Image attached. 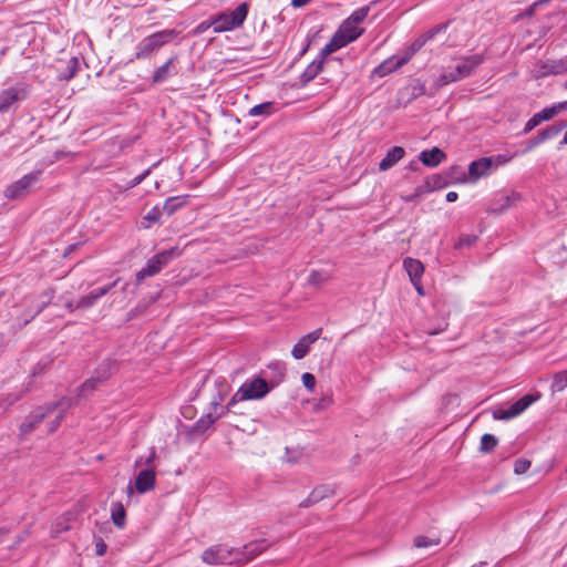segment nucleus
I'll return each mask as SVG.
<instances>
[{
  "mask_svg": "<svg viewBox=\"0 0 567 567\" xmlns=\"http://www.w3.org/2000/svg\"><path fill=\"white\" fill-rule=\"evenodd\" d=\"M269 390L267 381L261 378L246 380L226 406L221 404L224 395L218 392L210 402L209 411L196 422L194 426L195 431L200 433L205 432L237 402L262 399L268 394Z\"/></svg>",
  "mask_w": 567,
  "mask_h": 567,
  "instance_id": "f257e3e1",
  "label": "nucleus"
},
{
  "mask_svg": "<svg viewBox=\"0 0 567 567\" xmlns=\"http://www.w3.org/2000/svg\"><path fill=\"white\" fill-rule=\"evenodd\" d=\"M445 30L446 25H437L429 30L427 32L415 39L410 45L403 48L396 54L383 61L373 70V74L383 78L399 70L408 62H410L411 59L415 55V53L419 52L427 42L443 33Z\"/></svg>",
  "mask_w": 567,
  "mask_h": 567,
  "instance_id": "f03ea898",
  "label": "nucleus"
},
{
  "mask_svg": "<svg viewBox=\"0 0 567 567\" xmlns=\"http://www.w3.org/2000/svg\"><path fill=\"white\" fill-rule=\"evenodd\" d=\"M369 11V7L354 10L350 17L342 22L332 39L322 48V54L329 55L357 40L363 33V29L360 24L365 20Z\"/></svg>",
  "mask_w": 567,
  "mask_h": 567,
  "instance_id": "7ed1b4c3",
  "label": "nucleus"
},
{
  "mask_svg": "<svg viewBox=\"0 0 567 567\" xmlns=\"http://www.w3.org/2000/svg\"><path fill=\"white\" fill-rule=\"evenodd\" d=\"M483 62L484 58L482 54L455 58L453 63L445 71H443L440 78L436 80V84L444 86L468 78Z\"/></svg>",
  "mask_w": 567,
  "mask_h": 567,
  "instance_id": "20e7f679",
  "label": "nucleus"
},
{
  "mask_svg": "<svg viewBox=\"0 0 567 567\" xmlns=\"http://www.w3.org/2000/svg\"><path fill=\"white\" fill-rule=\"evenodd\" d=\"M248 14V4L240 3L235 10L227 11L218 14L212 21V27L215 32L230 31L240 27L246 20Z\"/></svg>",
  "mask_w": 567,
  "mask_h": 567,
  "instance_id": "39448f33",
  "label": "nucleus"
},
{
  "mask_svg": "<svg viewBox=\"0 0 567 567\" xmlns=\"http://www.w3.org/2000/svg\"><path fill=\"white\" fill-rule=\"evenodd\" d=\"M41 176V169H37L23 175L20 179L7 186L4 189V197L10 200L25 197L31 192L33 186L40 182Z\"/></svg>",
  "mask_w": 567,
  "mask_h": 567,
  "instance_id": "423d86ee",
  "label": "nucleus"
},
{
  "mask_svg": "<svg viewBox=\"0 0 567 567\" xmlns=\"http://www.w3.org/2000/svg\"><path fill=\"white\" fill-rule=\"evenodd\" d=\"M173 30H164L146 37L136 45V59L148 58L154 52H156L162 45L169 42L173 39Z\"/></svg>",
  "mask_w": 567,
  "mask_h": 567,
  "instance_id": "0eeeda50",
  "label": "nucleus"
},
{
  "mask_svg": "<svg viewBox=\"0 0 567 567\" xmlns=\"http://www.w3.org/2000/svg\"><path fill=\"white\" fill-rule=\"evenodd\" d=\"M239 553L226 545H215L202 554V559L208 565L233 564L238 559Z\"/></svg>",
  "mask_w": 567,
  "mask_h": 567,
  "instance_id": "6e6552de",
  "label": "nucleus"
},
{
  "mask_svg": "<svg viewBox=\"0 0 567 567\" xmlns=\"http://www.w3.org/2000/svg\"><path fill=\"white\" fill-rule=\"evenodd\" d=\"M174 251L175 247L171 248L169 250H164L152 257L146 262V265L136 272V284L140 285L143 282L145 278L153 277L156 274H158L163 269V267L168 264V261L173 257Z\"/></svg>",
  "mask_w": 567,
  "mask_h": 567,
  "instance_id": "1a4fd4ad",
  "label": "nucleus"
},
{
  "mask_svg": "<svg viewBox=\"0 0 567 567\" xmlns=\"http://www.w3.org/2000/svg\"><path fill=\"white\" fill-rule=\"evenodd\" d=\"M27 94L22 85H13L0 91V113L16 111L18 103L24 101Z\"/></svg>",
  "mask_w": 567,
  "mask_h": 567,
  "instance_id": "9d476101",
  "label": "nucleus"
},
{
  "mask_svg": "<svg viewBox=\"0 0 567 567\" xmlns=\"http://www.w3.org/2000/svg\"><path fill=\"white\" fill-rule=\"evenodd\" d=\"M177 210V197H168L162 207L154 206L145 216L147 224H142L144 228H150L152 224L164 223V217H171Z\"/></svg>",
  "mask_w": 567,
  "mask_h": 567,
  "instance_id": "9b49d317",
  "label": "nucleus"
},
{
  "mask_svg": "<svg viewBox=\"0 0 567 567\" xmlns=\"http://www.w3.org/2000/svg\"><path fill=\"white\" fill-rule=\"evenodd\" d=\"M539 396H540L539 394H537L536 396L532 395V394H527V395L523 396L522 399H519L518 401H516L515 403H513L507 409L495 410L493 412V416L495 420H505V421L516 417L519 414H522L532 403H534L536 400H538Z\"/></svg>",
  "mask_w": 567,
  "mask_h": 567,
  "instance_id": "f8f14e48",
  "label": "nucleus"
},
{
  "mask_svg": "<svg viewBox=\"0 0 567 567\" xmlns=\"http://www.w3.org/2000/svg\"><path fill=\"white\" fill-rule=\"evenodd\" d=\"M73 405H75V399L70 396H62L60 400L54 402H48L44 404L48 412L51 414L54 411H58V414L55 415V419L50 423L49 432H54L63 421L66 412L69 409H71Z\"/></svg>",
  "mask_w": 567,
  "mask_h": 567,
  "instance_id": "ddd939ff",
  "label": "nucleus"
},
{
  "mask_svg": "<svg viewBox=\"0 0 567 567\" xmlns=\"http://www.w3.org/2000/svg\"><path fill=\"white\" fill-rule=\"evenodd\" d=\"M120 279L112 281L109 285L103 287H99L96 289L91 290L87 295L82 296L75 303V308H81L82 310H86L92 308L96 302L107 295L113 288H115L118 284Z\"/></svg>",
  "mask_w": 567,
  "mask_h": 567,
  "instance_id": "4468645a",
  "label": "nucleus"
},
{
  "mask_svg": "<svg viewBox=\"0 0 567 567\" xmlns=\"http://www.w3.org/2000/svg\"><path fill=\"white\" fill-rule=\"evenodd\" d=\"M49 414L44 404L32 410L19 426L21 439L32 433Z\"/></svg>",
  "mask_w": 567,
  "mask_h": 567,
  "instance_id": "2eb2a0df",
  "label": "nucleus"
},
{
  "mask_svg": "<svg viewBox=\"0 0 567 567\" xmlns=\"http://www.w3.org/2000/svg\"><path fill=\"white\" fill-rule=\"evenodd\" d=\"M567 72V56L560 60H548L538 62L534 70L535 78H543L553 74Z\"/></svg>",
  "mask_w": 567,
  "mask_h": 567,
  "instance_id": "dca6fc26",
  "label": "nucleus"
},
{
  "mask_svg": "<svg viewBox=\"0 0 567 567\" xmlns=\"http://www.w3.org/2000/svg\"><path fill=\"white\" fill-rule=\"evenodd\" d=\"M321 329H317L306 336H303L292 348L291 354L295 359L300 360L305 358L311 344H313L321 336Z\"/></svg>",
  "mask_w": 567,
  "mask_h": 567,
  "instance_id": "f3484780",
  "label": "nucleus"
},
{
  "mask_svg": "<svg viewBox=\"0 0 567 567\" xmlns=\"http://www.w3.org/2000/svg\"><path fill=\"white\" fill-rule=\"evenodd\" d=\"M155 486V472L151 467L141 470L134 481L135 489L141 493H147Z\"/></svg>",
  "mask_w": 567,
  "mask_h": 567,
  "instance_id": "a211bd4d",
  "label": "nucleus"
},
{
  "mask_svg": "<svg viewBox=\"0 0 567 567\" xmlns=\"http://www.w3.org/2000/svg\"><path fill=\"white\" fill-rule=\"evenodd\" d=\"M334 488L331 485H320L312 489L309 496L302 501L300 507H309L324 498L332 497L334 495Z\"/></svg>",
  "mask_w": 567,
  "mask_h": 567,
  "instance_id": "6ab92c4d",
  "label": "nucleus"
},
{
  "mask_svg": "<svg viewBox=\"0 0 567 567\" xmlns=\"http://www.w3.org/2000/svg\"><path fill=\"white\" fill-rule=\"evenodd\" d=\"M520 198L519 194L512 193L508 195H499L491 204L488 210L493 214H502L507 208L512 207Z\"/></svg>",
  "mask_w": 567,
  "mask_h": 567,
  "instance_id": "aec40b11",
  "label": "nucleus"
},
{
  "mask_svg": "<svg viewBox=\"0 0 567 567\" xmlns=\"http://www.w3.org/2000/svg\"><path fill=\"white\" fill-rule=\"evenodd\" d=\"M327 56L328 55L322 54L321 50L318 58L306 68V70L302 72L300 76V82L302 85H307L319 74V72L322 69V63Z\"/></svg>",
  "mask_w": 567,
  "mask_h": 567,
  "instance_id": "412c9836",
  "label": "nucleus"
},
{
  "mask_svg": "<svg viewBox=\"0 0 567 567\" xmlns=\"http://www.w3.org/2000/svg\"><path fill=\"white\" fill-rule=\"evenodd\" d=\"M116 369H117L116 361L109 358V359L103 360L97 365L93 375L96 378L97 381L103 383L104 381L110 379V377L116 371Z\"/></svg>",
  "mask_w": 567,
  "mask_h": 567,
  "instance_id": "4be33fe9",
  "label": "nucleus"
},
{
  "mask_svg": "<svg viewBox=\"0 0 567 567\" xmlns=\"http://www.w3.org/2000/svg\"><path fill=\"white\" fill-rule=\"evenodd\" d=\"M403 267L408 272L412 284H416L417 279H422L424 266L420 260L414 258H405L403 261Z\"/></svg>",
  "mask_w": 567,
  "mask_h": 567,
  "instance_id": "5701e85b",
  "label": "nucleus"
},
{
  "mask_svg": "<svg viewBox=\"0 0 567 567\" xmlns=\"http://www.w3.org/2000/svg\"><path fill=\"white\" fill-rule=\"evenodd\" d=\"M405 152L401 146L392 147L385 155V157L380 162L379 168L380 171H388L393 167L402 157Z\"/></svg>",
  "mask_w": 567,
  "mask_h": 567,
  "instance_id": "b1692460",
  "label": "nucleus"
},
{
  "mask_svg": "<svg viewBox=\"0 0 567 567\" xmlns=\"http://www.w3.org/2000/svg\"><path fill=\"white\" fill-rule=\"evenodd\" d=\"M492 166V158L483 157L481 159L474 161L471 163L468 167L470 175L472 177L478 178L487 174Z\"/></svg>",
  "mask_w": 567,
  "mask_h": 567,
  "instance_id": "393cba45",
  "label": "nucleus"
},
{
  "mask_svg": "<svg viewBox=\"0 0 567 567\" xmlns=\"http://www.w3.org/2000/svg\"><path fill=\"white\" fill-rule=\"evenodd\" d=\"M444 156V153L440 148L434 147L430 151H423L420 154V159L424 165L435 167L442 162Z\"/></svg>",
  "mask_w": 567,
  "mask_h": 567,
  "instance_id": "a878e982",
  "label": "nucleus"
},
{
  "mask_svg": "<svg viewBox=\"0 0 567 567\" xmlns=\"http://www.w3.org/2000/svg\"><path fill=\"white\" fill-rule=\"evenodd\" d=\"M111 519L117 528H123L126 524V511L121 502L111 504Z\"/></svg>",
  "mask_w": 567,
  "mask_h": 567,
  "instance_id": "bb28decb",
  "label": "nucleus"
},
{
  "mask_svg": "<svg viewBox=\"0 0 567 567\" xmlns=\"http://www.w3.org/2000/svg\"><path fill=\"white\" fill-rule=\"evenodd\" d=\"M266 548L267 544L265 540L250 543L244 547L241 555L246 560H250L261 554Z\"/></svg>",
  "mask_w": 567,
  "mask_h": 567,
  "instance_id": "cd10ccee",
  "label": "nucleus"
},
{
  "mask_svg": "<svg viewBox=\"0 0 567 567\" xmlns=\"http://www.w3.org/2000/svg\"><path fill=\"white\" fill-rule=\"evenodd\" d=\"M54 291L53 290H47L41 295V301L39 305H37L35 310L30 315V319L24 320V324H27L31 319L37 317L39 313H41L51 302L53 298Z\"/></svg>",
  "mask_w": 567,
  "mask_h": 567,
  "instance_id": "c85d7f7f",
  "label": "nucleus"
},
{
  "mask_svg": "<svg viewBox=\"0 0 567 567\" xmlns=\"http://www.w3.org/2000/svg\"><path fill=\"white\" fill-rule=\"evenodd\" d=\"M173 61L174 59H169L167 62L155 70L153 82L162 83L168 79L171 75V66L173 65Z\"/></svg>",
  "mask_w": 567,
  "mask_h": 567,
  "instance_id": "c756f323",
  "label": "nucleus"
},
{
  "mask_svg": "<svg viewBox=\"0 0 567 567\" xmlns=\"http://www.w3.org/2000/svg\"><path fill=\"white\" fill-rule=\"evenodd\" d=\"M272 111H274V103L265 102V103L252 106L249 110L248 114L250 116H259V115L268 116L272 113Z\"/></svg>",
  "mask_w": 567,
  "mask_h": 567,
  "instance_id": "7c9ffc66",
  "label": "nucleus"
},
{
  "mask_svg": "<svg viewBox=\"0 0 567 567\" xmlns=\"http://www.w3.org/2000/svg\"><path fill=\"white\" fill-rule=\"evenodd\" d=\"M102 382L97 381L96 378L94 375H92L90 379H87L86 381H84L79 388H78V393H76V396L78 398H83L85 396L86 392H91V391H94L99 384H101Z\"/></svg>",
  "mask_w": 567,
  "mask_h": 567,
  "instance_id": "2f4dec72",
  "label": "nucleus"
},
{
  "mask_svg": "<svg viewBox=\"0 0 567 567\" xmlns=\"http://www.w3.org/2000/svg\"><path fill=\"white\" fill-rule=\"evenodd\" d=\"M565 388H567V370L556 373L551 383V390L554 392H560Z\"/></svg>",
  "mask_w": 567,
  "mask_h": 567,
  "instance_id": "473e14b6",
  "label": "nucleus"
},
{
  "mask_svg": "<svg viewBox=\"0 0 567 567\" xmlns=\"http://www.w3.org/2000/svg\"><path fill=\"white\" fill-rule=\"evenodd\" d=\"M565 127H567V124L551 125L539 132V134L542 135V138L545 142L547 140L556 137Z\"/></svg>",
  "mask_w": 567,
  "mask_h": 567,
  "instance_id": "72a5a7b5",
  "label": "nucleus"
},
{
  "mask_svg": "<svg viewBox=\"0 0 567 567\" xmlns=\"http://www.w3.org/2000/svg\"><path fill=\"white\" fill-rule=\"evenodd\" d=\"M497 445V439L493 434H484L481 439V451L491 452Z\"/></svg>",
  "mask_w": 567,
  "mask_h": 567,
  "instance_id": "f704fd0d",
  "label": "nucleus"
},
{
  "mask_svg": "<svg viewBox=\"0 0 567 567\" xmlns=\"http://www.w3.org/2000/svg\"><path fill=\"white\" fill-rule=\"evenodd\" d=\"M80 69V61L78 58H72L66 68L65 79H72Z\"/></svg>",
  "mask_w": 567,
  "mask_h": 567,
  "instance_id": "c9c22d12",
  "label": "nucleus"
},
{
  "mask_svg": "<svg viewBox=\"0 0 567 567\" xmlns=\"http://www.w3.org/2000/svg\"><path fill=\"white\" fill-rule=\"evenodd\" d=\"M437 544H439L437 539H431V538H427L425 536H417L414 539V545L417 548H426V547H430V546H433V545H437Z\"/></svg>",
  "mask_w": 567,
  "mask_h": 567,
  "instance_id": "e433bc0d",
  "label": "nucleus"
},
{
  "mask_svg": "<svg viewBox=\"0 0 567 567\" xmlns=\"http://www.w3.org/2000/svg\"><path fill=\"white\" fill-rule=\"evenodd\" d=\"M301 381L303 386L310 392L315 391L316 388V378L312 373L306 372L301 375Z\"/></svg>",
  "mask_w": 567,
  "mask_h": 567,
  "instance_id": "4c0bfd02",
  "label": "nucleus"
},
{
  "mask_svg": "<svg viewBox=\"0 0 567 567\" xmlns=\"http://www.w3.org/2000/svg\"><path fill=\"white\" fill-rule=\"evenodd\" d=\"M529 467H530V461L525 460V458H518L515 461L514 472L516 474H524L528 471Z\"/></svg>",
  "mask_w": 567,
  "mask_h": 567,
  "instance_id": "58836bf2",
  "label": "nucleus"
},
{
  "mask_svg": "<svg viewBox=\"0 0 567 567\" xmlns=\"http://www.w3.org/2000/svg\"><path fill=\"white\" fill-rule=\"evenodd\" d=\"M477 237L475 235H463L455 244L456 248H462L466 246H471L476 241Z\"/></svg>",
  "mask_w": 567,
  "mask_h": 567,
  "instance_id": "ea45409f",
  "label": "nucleus"
},
{
  "mask_svg": "<svg viewBox=\"0 0 567 567\" xmlns=\"http://www.w3.org/2000/svg\"><path fill=\"white\" fill-rule=\"evenodd\" d=\"M151 173V169H146L126 184V189L133 188L140 185Z\"/></svg>",
  "mask_w": 567,
  "mask_h": 567,
  "instance_id": "a19ab883",
  "label": "nucleus"
},
{
  "mask_svg": "<svg viewBox=\"0 0 567 567\" xmlns=\"http://www.w3.org/2000/svg\"><path fill=\"white\" fill-rule=\"evenodd\" d=\"M107 550V545L102 538L95 539V554L97 556H104Z\"/></svg>",
  "mask_w": 567,
  "mask_h": 567,
  "instance_id": "79ce46f5",
  "label": "nucleus"
},
{
  "mask_svg": "<svg viewBox=\"0 0 567 567\" xmlns=\"http://www.w3.org/2000/svg\"><path fill=\"white\" fill-rule=\"evenodd\" d=\"M539 113L544 121H549L557 114L554 105L550 107L543 109Z\"/></svg>",
  "mask_w": 567,
  "mask_h": 567,
  "instance_id": "37998d69",
  "label": "nucleus"
},
{
  "mask_svg": "<svg viewBox=\"0 0 567 567\" xmlns=\"http://www.w3.org/2000/svg\"><path fill=\"white\" fill-rule=\"evenodd\" d=\"M327 280V277H322L320 272L312 271L309 277V282L312 285H319Z\"/></svg>",
  "mask_w": 567,
  "mask_h": 567,
  "instance_id": "c03bdc74",
  "label": "nucleus"
},
{
  "mask_svg": "<svg viewBox=\"0 0 567 567\" xmlns=\"http://www.w3.org/2000/svg\"><path fill=\"white\" fill-rule=\"evenodd\" d=\"M544 143L542 135L538 133L535 137L530 138L527 143L526 151H530L539 144Z\"/></svg>",
  "mask_w": 567,
  "mask_h": 567,
  "instance_id": "a18cd8bd",
  "label": "nucleus"
},
{
  "mask_svg": "<svg viewBox=\"0 0 567 567\" xmlns=\"http://www.w3.org/2000/svg\"><path fill=\"white\" fill-rule=\"evenodd\" d=\"M536 126H538V123H537V121L535 120V117H534V116H532V117L527 121V123H526V125H525L524 133H528V132H530V131H532V130H534Z\"/></svg>",
  "mask_w": 567,
  "mask_h": 567,
  "instance_id": "49530a36",
  "label": "nucleus"
},
{
  "mask_svg": "<svg viewBox=\"0 0 567 567\" xmlns=\"http://www.w3.org/2000/svg\"><path fill=\"white\" fill-rule=\"evenodd\" d=\"M457 198H458V195H457V193H456V192H449V193L446 194V200H447L449 203H453V202H455Z\"/></svg>",
  "mask_w": 567,
  "mask_h": 567,
  "instance_id": "de8ad7c7",
  "label": "nucleus"
},
{
  "mask_svg": "<svg viewBox=\"0 0 567 567\" xmlns=\"http://www.w3.org/2000/svg\"><path fill=\"white\" fill-rule=\"evenodd\" d=\"M554 107L556 109L557 113L565 111V110H567V101L560 102V103L554 105Z\"/></svg>",
  "mask_w": 567,
  "mask_h": 567,
  "instance_id": "09e8293b",
  "label": "nucleus"
},
{
  "mask_svg": "<svg viewBox=\"0 0 567 567\" xmlns=\"http://www.w3.org/2000/svg\"><path fill=\"white\" fill-rule=\"evenodd\" d=\"M415 288V290L417 291L419 295H424V291H423V287H422V284H421V279H417V282L416 284H412Z\"/></svg>",
  "mask_w": 567,
  "mask_h": 567,
  "instance_id": "8fccbe9b",
  "label": "nucleus"
},
{
  "mask_svg": "<svg viewBox=\"0 0 567 567\" xmlns=\"http://www.w3.org/2000/svg\"><path fill=\"white\" fill-rule=\"evenodd\" d=\"M310 0H291V4L293 7H302L305 4H307Z\"/></svg>",
  "mask_w": 567,
  "mask_h": 567,
  "instance_id": "3c124183",
  "label": "nucleus"
},
{
  "mask_svg": "<svg viewBox=\"0 0 567 567\" xmlns=\"http://www.w3.org/2000/svg\"><path fill=\"white\" fill-rule=\"evenodd\" d=\"M75 303H76V301H69V302H66V305H65V306H66V308L69 309V311H71V312H72V311H74V310H76V309H78V308H75V307H74V306H75Z\"/></svg>",
  "mask_w": 567,
  "mask_h": 567,
  "instance_id": "603ef678",
  "label": "nucleus"
},
{
  "mask_svg": "<svg viewBox=\"0 0 567 567\" xmlns=\"http://www.w3.org/2000/svg\"><path fill=\"white\" fill-rule=\"evenodd\" d=\"M155 453L154 451L146 457L145 463L150 464L154 460Z\"/></svg>",
  "mask_w": 567,
  "mask_h": 567,
  "instance_id": "864d4df0",
  "label": "nucleus"
},
{
  "mask_svg": "<svg viewBox=\"0 0 567 567\" xmlns=\"http://www.w3.org/2000/svg\"><path fill=\"white\" fill-rule=\"evenodd\" d=\"M533 116H534V117H535V120L537 121L538 125H539L542 122H544V120H543V117H542V115H540V113H539V112H538V113H536V114H534Z\"/></svg>",
  "mask_w": 567,
  "mask_h": 567,
  "instance_id": "5fc2aeb1",
  "label": "nucleus"
},
{
  "mask_svg": "<svg viewBox=\"0 0 567 567\" xmlns=\"http://www.w3.org/2000/svg\"><path fill=\"white\" fill-rule=\"evenodd\" d=\"M133 492H134V489H133L132 483H130L128 486H127V494L132 495Z\"/></svg>",
  "mask_w": 567,
  "mask_h": 567,
  "instance_id": "6e6d98bb",
  "label": "nucleus"
},
{
  "mask_svg": "<svg viewBox=\"0 0 567 567\" xmlns=\"http://www.w3.org/2000/svg\"><path fill=\"white\" fill-rule=\"evenodd\" d=\"M560 144L567 145V132L565 133L564 138L560 142Z\"/></svg>",
  "mask_w": 567,
  "mask_h": 567,
  "instance_id": "4d7b16f0",
  "label": "nucleus"
},
{
  "mask_svg": "<svg viewBox=\"0 0 567 567\" xmlns=\"http://www.w3.org/2000/svg\"><path fill=\"white\" fill-rule=\"evenodd\" d=\"M484 563H481V564H477V565H473L472 567H484Z\"/></svg>",
  "mask_w": 567,
  "mask_h": 567,
  "instance_id": "13d9d810",
  "label": "nucleus"
},
{
  "mask_svg": "<svg viewBox=\"0 0 567 567\" xmlns=\"http://www.w3.org/2000/svg\"><path fill=\"white\" fill-rule=\"evenodd\" d=\"M415 196H409L405 198V200H412Z\"/></svg>",
  "mask_w": 567,
  "mask_h": 567,
  "instance_id": "bf43d9fd",
  "label": "nucleus"
},
{
  "mask_svg": "<svg viewBox=\"0 0 567 567\" xmlns=\"http://www.w3.org/2000/svg\"><path fill=\"white\" fill-rule=\"evenodd\" d=\"M4 52H6V51H4V49H2V50L0 51V54H1V55H3V54H4Z\"/></svg>",
  "mask_w": 567,
  "mask_h": 567,
  "instance_id": "052dcab7",
  "label": "nucleus"
},
{
  "mask_svg": "<svg viewBox=\"0 0 567 567\" xmlns=\"http://www.w3.org/2000/svg\"><path fill=\"white\" fill-rule=\"evenodd\" d=\"M141 464V461H136L135 465L138 466Z\"/></svg>",
  "mask_w": 567,
  "mask_h": 567,
  "instance_id": "680f3d73",
  "label": "nucleus"
},
{
  "mask_svg": "<svg viewBox=\"0 0 567 567\" xmlns=\"http://www.w3.org/2000/svg\"><path fill=\"white\" fill-rule=\"evenodd\" d=\"M565 87L567 89V81H566Z\"/></svg>",
  "mask_w": 567,
  "mask_h": 567,
  "instance_id": "e2e57ef3",
  "label": "nucleus"
}]
</instances>
